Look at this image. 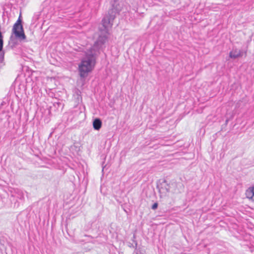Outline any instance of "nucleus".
<instances>
[{"instance_id": "1", "label": "nucleus", "mask_w": 254, "mask_h": 254, "mask_svg": "<svg viewBox=\"0 0 254 254\" xmlns=\"http://www.w3.org/2000/svg\"><path fill=\"white\" fill-rule=\"evenodd\" d=\"M111 7L108 10V14L102 19L101 25L99 26V34L93 46L88 50L85 57L79 65V72L81 77L84 78L90 72L96 64L97 54L103 49L105 44L107 42L109 35V28L113 25L116 15L122 10V6L119 0H111Z\"/></svg>"}, {"instance_id": "2", "label": "nucleus", "mask_w": 254, "mask_h": 254, "mask_svg": "<svg viewBox=\"0 0 254 254\" xmlns=\"http://www.w3.org/2000/svg\"><path fill=\"white\" fill-rule=\"evenodd\" d=\"M157 189L158 190L160 197H162L169 192L170 186L166 180L160 179L157 182Z\"/></svg>"}, {"instance_id": "3", "label": "nucleus", "mask_w": 254, "mask_h": 254, "mask_svg": "<svg viewBox=\"0 0 254 254\" xmlns=\"http://www.w3.org/2000/svg\"><path fill=\"white\" fill-rule=\"evenodd\" d=\"M12 33L14 34L16 37L20 39L24 40L26 39V36L24 32L23 26L17 25L16 27H14V25L12 28Z\"/></svg>"}, {"instance_id": "4", "label": "nucleus", "mask_w": 254, "mask_h": 254, "mask_svg": "<svg viewBox=\"0 0 254 254\" xmlns=\"http://www.w3.org/2000/svg\"><path fill=\"white\" fill-rule=\"evenodd\" d=\"M229 56L232 59H236L238 57L242 56V52L237 49H233L229 53Z\"/></svg>"}, {"instance_id": "5", "label": "nucleus", "mask_w": 254, "mask_h": 254, "mask_svg": "<svg viewBox=\"0 0 254 254\" xmlns=\"http://www.w3.org/2000/svg\"><path fill=\"white\" fill-rule=\"evenodd\" d=\"M102 125V122L100 119L96 118L93 120V127L95 130H99Z\"/></svg>"}, {"instance_id": "6", "label": "nucleus", "mask_w": 254, "mask_h": 254, "mask_svg": "<svg viewBox=\"0 0 254 254\" xmlns=\"http://www.w3.org/2000/svg\"><path fill=\"white\" fill-rule=\"evenodd\" d=\"M246 195L247 197L250 199H253L254 196V186L250 187L246 192Z\"/></svg>"}, {"instance_id": "7", "label": "nucleus", "mask_w": 254, "mask_h": 254, "mask_svg": "<svg viewBox=\"0 0 254 254\" xmlns=\"http://www.w3.org/2000/svg\"><path fill=\"white\" fill-rule=\"evenodd\" d=\"M4 54L5 52L3 50L0 51V66L4 65L5 64L4 63Z\"/></svg>"}, {"instance_id": "8", "label": "nucleus", "mask_w": 254, "mask_h": 254, "mask_svg": "<svg viewBox=\"0 0 254 254\" xmlns=\"http://www.w3.org/2000/svg\"><path fill=\"white\" fill-rule=\"evenodd\" d=\"M17 25H19L20 26H22V20L20 19V15L19 16L18 20L16 22V23H14V27L15 28L16 26H17Z\"/></svg>"}, {"instance_id": "9", "label": "nucleus", "mask_w": 254, "mask_h": 254, "mask_svg": "<svg viewBox=\"0 0 254 254\" xmlns=\"http://www.w3.org/2000/svg\"><path fill=\"white\" fill-rule=\"evenodd\" d=\"M158 204L157 202H155L151 206V208L153 209V210H155L158 207Z\"/></svg>"}, {"instance_id": "10", "label": "nucleus", "mask_w": 254, "mask_h": 254, "mask_svg": "<svg viewBox=\"0 0 254 254\" xmlns=\"http://www.w3.org/2000/svg\"><path fill=\"white\" fill-rule=\"evenodd\" d=\"M79 114H82V112L81 111H79Z\"/></svg>"}, {"instance_id": "11", "label": "nucleus", "mask_w": 254, "mask_h": 254, "mask_svg": "<svg viewBox=\"0 0 254 254\" xmlns=\"http://www.w3.org/2000/svg\"><path fill=\"white\" fill-rule=\"evenodd\" d=\"M77 95H79V96H80V95H79V94L77 93Z\"/></svg>"}, {"instance_id": "12", "label": "nucleus", "mask_w": 254, "mask_h": 254, "mask_svg": "<svg viewBox=\"0 0 254 254\" xmlns=\"http://www.w3.org/2000/svg\"><path fill=\"white\" fill-rule=\"evenodd\" d=\"M77 95H79V96H80V95H79V94L77 93Z\"/></svg>"}]
</instances>
